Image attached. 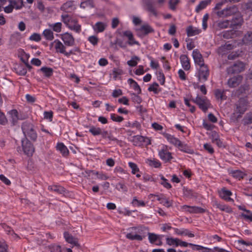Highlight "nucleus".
Listing matches in <instances>:
<instances>
[{
  "mask_svg": "<svg viewBox=\"0 0 252 252\" xmlns=\"http://www.w3.org/2000/svg\"><path fill=\"white\" fill-rule=\"evenodd\" d=\"M245 69V64L242 62L235 63L233 65L228 67L226 71L229 74L239 73Z\"/></svg>",
  "mask_w": 252,
  "mask_h": 252,
  "instance_id": "423d86ee",
  "label": "nucleus"
},
{
  "mask_svg": "<svg viewBox=\"0 0 252 252\" xmlns=\"http://www.w3.org/2000/svg\"><path fill=\"white\" fill-rule=\"evenodd\" d=\"M183 193L184 195L188 198H191L194 196L193 192L192 190L184 188Z\"/></svg>",
  "mask_w": 252,
  "mask_h": 252,
  "instance_id": "13d9d810",
  "label": "nucleus"
},
{
  "mask_svg": "<svg viewBox=\"0 0 252 252\" xmlns=\"http://www.w3.org/2000/svg\"><path fill=\"white\" fill-rule=\"evenodd\" d=\"M166 241L167 244H168V245H174L175 247H176V244L178 243V241H179V239L167 237L166 239Z\"/></svg>",
  "mask_w": 252,
  "mask_h": 252,
  "instance_id": "5fc2aeb1",
  "label": "nucleus"
},
{
  "mask_svg": "<svg viewBox=\"0 0 252 252\" xmlns=\"http://www.w3.org/2000/svg\"><path fill=\"white\" fill-rule=\"evenodd\" d=\"M126 237L131 240H136L138 241H141L143 240V237L142 236L138 234H133L132 233H127L126 235Z\"/></svg>",
  "mask_w": 252,
  "mask_h": 252,
  "instance_id": "c03bdc74",
  "label": "nucleus"
},
{
  "mask_svg": "<svg viewBox=\"0 0 252 252\" xmlns=\"http://www.w3.org/2000/svg\"><path fill=\"white\" fill-rule=\"evenodd\" d=\"M132 203L134 205H136L138 207L145 206V203L143 201L137 200L136 197L133 198Z\"/></svg>",
  "mask_w": 252,
  "mask_h": 252,
  "instance_id": "e2e57ef3",
  "label": "nucleus"
},
{
  "mask_svg": "<svg viewBox=\"0 0 252 252\" xmlns=\"http://www.w3.org/2000/svg\"><path fill=\"white\" fill-rule=\"evenodd\" d=\"M210 0H202L201 1L199 4L196 6L195 8V11L196 12H199L201 10L204 9L207 5L210 3Z\"/></svg>",
  "mask_w": 252,
  "mask_h": 252,
  "instance_id": "79ce46f5",
  "label": "nucleus"
},
{
  "mask_svg": "<svg viewBox=\"0 0 252 252\" xmlns=\"http://www.w3.org/2000/svg\"><path fill=\"white\" fill-rule=\"evenodd\" d=\"M232 175L233 177L238 178L239 180L243 178L245 174L240 170H236L231 171Z\"/></svg>",
  "mask_w": 252,
  "mask_h": 252,
  "instance_id": "de8ad7c7",
  "label": "nucleus"
},
{
  "mask_svg": "<svg viewBox=\"0 0 252 252\" xmlns=\"http://www.w3.org/2000/svg\"><path fill=\"white\" fill-rule=\"evenodd\" d=\"M49 27L51 28L54 32H60L62 30V24L61 22H57L49 25Z\"/></svg>",
  "mask_w": 252,
  "mask_h": 252,
  "instance_id": "a18cd8bd",
  "label": "nucleus"
},
{
  "mask_svg": "<svg viewBox=\"0 0 252 252\" xmlns=\"http://www.w3.org/2000/svg\"><path fill=\"white\" fill-rule=\"evenodd\" d=\"M38 72H41L43 73V76L47 78H50L53 75V69L51 67L46 66L42 67L41 68L38 70Z\"/></svg>",
  "mask_w": 252,
  "mask_h": 252,
  "instance_id": "bb28decb",
  "label": "nucleus"
},
{
  "mask_svg": "<svg viewBox=\"0 0 252 252\" xmlns=\"http://www.w3.org/2000/svg\"><path fill=\"white\" fill-rule=\"evenodd\" d=\"M147 162L150 166L154 167L155 168H158L161 166V163L158 160H152L148 159Z\"/></svg>",
  "mask_w": 252,
  "mask_h": 252,
  "instance_id": "8fccbe9b",
  "label": "nucleus"
},
{
  "mask_svg": "<svg viewBox=\"0 0 252 252\" xmlns=\"http://www.w3.org/2000/svg\"><path fill=\"white\" fill-rule=\"evenodd\" d=\"M127 82L134 90L137 92L138 94L141 93V88L135 81L132 78H129L128 79Z\"/></svg>",
  "mask_w": 252,
  "mask_h": 252,
  "instance_id": "7c9ffc66",
  "label": "nucleus"
},
{
  "mask_svg": "<svg viewBox=\"0 0 252 252\" xmlns=\"http://www.w3.org/2000/svg\"><path fill=\"white\" fill-rule=\"evenodd\" d=\"M48 189L49 190L56 192L59 194H63L65 192V189L59 185H53L49 186L48 187Z\"/></svg>",
  "mask_w": 252,
  "mask_h": 252,
  "instance_id": "cd10ccee",
  "label": "nucleus"
},
{
  "mask_svg": "<svg viewBox=\"0 0 252 252\" xmlns=\"http://www.w3.org/2000/svg\"><path fill=\"white\" fill-rule=\"evenodd\" d=\"M146 137L141 135H136L133 137V144L136 146H140L144 143Z\"/></svg>",
  "mask_w": 252,
  "mask_h": 252,
  "instance_id": "c85d7f7f",
  "label": "nucleus"
},
{
  "mask_svg": "<svg viewBox=\"0 0 252 252\" xmlns=\"http://www.w3.org/2000/svg\"><path fill=\"white\" fill-rule=\"evenodd\" d=\"M76 7L73 3V1L69 0L63 3L61 7V10L66 13H70L75 9Z\"/></svg>",
  "mask_w": 252,
  "mask_h": 252,
  "instance_id": "f3484780",
  "label": "nucleus"
},
{
  "mask_svg": "<svg viewBox=\"0 0 252 252\" xmlns=\"http://www.w3.org/2000/svg\"><path fill=\"white\" fill-rule=\"evenodd\" d=\"M190 100L196 104L199 108L203 112H206L210 107L211 103L206 97H201L197 95L195 98H191Z\"/></svg>",
  "mask_w": 252,
  "mask_h": 252,
  "instance_id": "7ed1b4c3",
  "label": "nucleus"
},
{
  "mask_svg": "<svg viewBox=\"0 0 252 252\" xmlns=\"http://www.w3.org/2000/svg\"><path fill=\"white\" fill-rule=\"evenodd\" d=\"M60 36L65 45L72 46L74 45L75 39L71 33L66 32L61 34Z\"/></svg>",
  "mask_w": 252,
  "mask_h": 252,
  "instance_id": "9d476101",
  "label": "nucleus"
},
{
  "mask_svg": "<svg viewBox=\"0 0 252 252\" xmlns=\"http://www.w3.org/2000/svg\"><path fill=\"white\" fill-rule=\"evenodd\" d=\"M174 230L175 233L178 235H185L188 236L189 237L192 238L194 237V234L191 233L189 230L185 228L178 229L174 228Z\"/></svg>",
  "mask_w": 252,
  "mask_h": 252,
  "instance_id": "412c9836",
  "label": "nucleus"
},
{
  "mask_svg": "<svg viewBox=\"0 0 252 252\" xmlns=\"http://www.w3.org/2000/svg\"><path fill=\"white\" fill-rule=\"evenodd\" d=\"M162 135L167 139L168 142L177 148L181 143V141L178 138L175 137L174 135H171L166 132L162 133Z\"/></svg>",
  "mask_w": 252,
  "mask_h": 252,
  "instance_id": "2eb2a0df",
  "label": "nucleus"
},
{
  "mask_svg": "<svg viewBox=\"0 0 252 252\" xmlns=\"http://www.w3.org/2000/svg\"><path fill=\"white\" fill-rule=\"evenodd\" d=\"M220 197L228 202H234V200L231 198L230 196L232 195V192L226 189L225 188H223L220 190L219 191Z\"/></svg>",
  "mask_w": 252,
  "mask_h": 252,
  "instance_id": "ddd939ff",
  "label": "nucleus"
},
{
  "mask_svg": "<svg viewBox=\"0 0 252 252\" xmlns=\"http://www.w3.org/2000/svg\"><path fill=\"white\" fill-rule=\"evenodd\" d=\"M131 99L133 102L137 104H140L142 101V98L138 94L134 93L131 94Z\"/></svg>",
  "mask_w": 252,
  "mask_h": 252,
  "instance_id": "6e6d98bb",
  "label": "nucleus"
},
{
  "mask_svg": "<svg viewBox=\"0 0 252 252\" xmlns=\"http://www.w3.org/2000/svg\"><path fill=\"white\" fill-rule=\"evenodd\" d=\"M116 189L119 191L126 192L127 188L124 183H118L116 186Z\"/></svg>",
  "mask_w": 252,
  "mask_h": 252,
  "instance_id": "4d7b16f0",
  "label": "nucleus"
},
{
  "mask_svg": "<svg viewBox=\"0 0 252 252\" xmlns=\"http://www.w3.org/2000/svg\"><path fill=\"white\" fill-rule=\"evenodd\" d=\"M89 131L93 135V136H97L99 135L101 133V128L98 127H95L94 126H90V129Z\"/></svg>",
  "mask_w": 252,
  "mask_h": 252,
  "instance_id": "4c0bfd02",
  "label": "nucleus"
},
{
  "mask_svg": "<svg viewBox=\"0 0 252 252\" xmlns=\"http://www.w3.org/2000/svg\"><path fill=\"white\" fill-rule=\"evenodd\" d=\"M7 123V120L3 113L0 110V125H5Z\"/></svg>",
  "mask_w": 252,
  "mask_h": 252,
  "instance_id": "0e129e2a",
  "label": "nucleus"
},
{
  "mask_svg": "<svg viewBox=\"0 0 252 252\" xmlns=\"http://www.w3.org/2000/svg\"><path fill=\"white\" fill-rule=\"evenodd\" d=\"M217 27L220 29L230 28V21L228 20L219 21L217 23Z\"/></svg>",
  "mask_w": 252,
  "mask_h": 252,
  "instance_id": "f704fd0d",
  "label": "nucleus"
},
{
  "mask_svg": "<svg viewBox=\"0 0 252 252\" xmlns=\"http://www.w3.org/2000/svg\"><path fill=\"white\" fill-rule=\"evenodd\" d=\"M158 156L160 158L165 162L170 161L173 159L172 153L169 151L168 146L163 145L161 149L158 151Z\"/></svg>",
  "mask_w": 252,
  "mask_h": 252,
  "instance_id": "39448f33",
  "label": "nucleus"
},
{
  "mask_svg": "<svg viewBox=\"0 0 252 252\" xmlns=\"http://www.w3.org/2000/svg\"><path fill=\"white\" fill-rule=\"evenodd\" d=\"M242 41L246 44H252V31L247 32L244 35Z\"/></svg>",
  "mask_w": 252,
  "mask_h": 252,
  "instance_id": "72a5a7b5",
  "label": "nucleus"
},
{
  "mask_svg": "<svg viewBox=\"0 0 252 252\" xmlns=\"http://www.w3.org/2000/svg\"><path fill=\"white\" fill-rule=\"evenodd\" d=\"M53 113L52 111H45L44 112V117L46 119L49 120L50 122L52 121Z\"/></svg>",
  "mask_w": 252,
  "mask_h": 252,
  "instance_id": "69168bd1",
  "label": "nucleus"
},
{
  "mask_svg": "<svg viewBox=\"0 0 252 252\" xmlns=\"http://www.w3.org/2000/svg\"><path fill=\"white\" fill-rule=\"evenodd\" d=\"M157 78H158V81H159L160 82V84L161 85H163L165 83V76H164V74L162 72L159 71L157 74Z\"/></svg>",
  "mask_w": 252,
  "mask_h": 252,
  "instance_id": "bf43d9fd",
  "label": "nucleus"
},
{
  "mask_svg": "<svg viewBox=\"0 0 252 252\" xmlns=\"http://www.w3.org/2000/svg\"><path fill=\"white\" fill-rule=\"evenodd\" d=\"M29 39L32 41L38 42L41 40V36L39 34L37 33H34L31 35V36L29 38Z\"/></svg>",
  "mask_w": 252,
  "mask_h": 252,
  "instance_id": "680f3d73",
  "label": "nucleus"
},
{
  "mask_svg": "<svg viewBox=\"0 0 252 252\" xmlns=\"http://www.w3.org/2000/svg\"><path fill=\"white\" fill-rule=\"evenodd\" d=\"M243 122L244 125L252 124V112L247 113L244 117Z\"/></svg>",
  "mask_w": 252,
  "mask_h": 252,
  "instance_id": "37998d69",
  "label": "nucleus"
},
{
  "mask_svg": "<svg viewBox=\"0 0 252 252\" xmlns=\"http://www.w3.org/2000/svg\"><path fill=\"white\" fill-rule=\"evenodd\" d=\"M179 150L183 152L193 154H194V150L191 149L188 144L183 143L182 141L177 147Z\"/></svg>",
  "mask_w": 252,
  "mask_h": 252,
  "instance_id": "393cba45",
  "label": "nucleus"
},
{
  "mask_svg": "<svg viewBox=\"0 0 252 252\" xmlns=\"http://www.w3.org/2000/svg\"><path fill=\"white\" fill-rule=\"evenodd\" d=\"M160 203L169 208L172 206L173 201L172 200H168L166 198H164L162 201H160Z\"/></svg>",
  "mask_w": 252,
  "mask_h": 252,
  "instance_id": "338daca9",
  "label": "nucleus"
},
{
  "mask_svg": "<svg viewBox=\"0 0 252 252\" xmlns=\"http://www.w3.org/2000/svg\"><path fill=\"white\" fill-rule=\"evenodd\" d=\"M139 61H140V58L138 57L133 56L130 60L127 61V63L129 66L133 67L137 65V62Z\"/></svg>",
  "mask_w": 252,
  "mask_h": 252,
  "instance_id": "09e8293b",
  "label": "nucleus"
},
{
  "mask_svg": "<svg viewBox=\"0 0 252 252\" xmlns=\"http://www.w3.org/2000/svg\"><path fill=\"white\" fill-rule=\"evenodd\" d=\"M161 179L162 182L161 183V184L164 186V187L166 189H170L171 188V185L167 182V180L162 175L161 177Z\"/></svg>",
  "mask_w": 252,
  "mask_h": 252,
  "instance_id": "774afa93",
  "label": "nucleus"
},
{
  "mask_svg": "<svg viewBox=\"0 0 252 252\" xmlns=\"http://www.w3.org/2000/svg\"><path fill=\"white\" fill-rule=\"evenodd\" d=\"M237 13H239L238 8L236 5H232L217 11L216 14L219 18H224L233 16Z\"/></svg>",
  "mask_w": 252,
  "mask_h": 252,
  "instance_id": "f03ea898",
  "label": "nucleus"
},
{
  "mask_svg": "<svg viewBox=\"0 0 252 252\" xmlns=\"http://www.w3.org/2000/svg\"><path fill=\"white\" fill-rule=\"evenodd\" d=\"M242 80L241 75H237L229 78L227 81V85L230 88H235L238 86Z\"/></svg>",
  "mask_w": 252,
  "mask_h": 252,
  "instance_id": "dca6fc26",
  "label": "nucleus"
},
{
  "mask_svg": "<svg viewBox=\"0 0 252 252\" xmlns=\"http://www.w3.org/2000/svg\"><path fill=\"white\" fill-rule=\"evenodd\" d=\"M181 209L183 211L190 213H203L205 212V210L201 207L186 205L181 206Z\"/></svg>",
  "mask_w": 252,
  "mask_h": 252,
  "instance_id": "9b49d317",
  "label": "nucleus"
},
{
  "mask_svg": "<svg viewBox=\"0 0 252 252\" xmlns=\"http://www.w3.org/2000/svg\"><path fill=\"white\" fill-rule=\"evenodd\" d=\"M128 165L129 167L131 169V173L133 174H135L136 172L139 171V169L138 167L136 164L132 162H128Z\"/></svg>",
  "mask_w": 252,
  "mask_h": 252,
  "instance_id": "864d4df0",
  "label": "nucleus"
},
{
  "mask_svg": "<svg viewBox=\"0 0 252 252\" xmlns=\"http://www.w3.org/2000/svg\"><path fill=\"white\" fill-rule=\"evenodd\" d=\"M22 129L25 136L29 137L31 140L35 141L37 139V133L34 129V126L28 121H25L22 125Z\"/></svg>",
  "mask_w": 252,
  "mask_h": 252,
  "instance_id": "f257e3e1",
  "label": "nucleus"
},
{
  "mask_svg": "<svg viewBox=\"0 0 252 252\" xmlns=\"http://www.w3.org/2000/svg\"><path fill=\"white\" fill-rule=\"evenodd\" d=\"M80 7L85 9L87 7L91 8L94 7V3L93 0H86L80 4Z\"/></svg>",
  "mask_w": 252,
  "mask_h": 252,
  "instance_id": "e433bc0d",
  "label": "nucleus"
},
{
  "mask_svg": "<svg viewBox=\"0 0 252 252\" xmlns=\"http://www.w3.org/2000/svg\"><path fill=\"white\" fill-rule=\"evenodd\" d=\"M64 237L66 241L68 243L73 245L74 246H79L77 238L73 237L71 235L69 234L68 232H64Z\"/></svg>",
  "mask_w": 252,
  "mask_h": 252,
  "instance_id": "4be33fe9",
  "label": "nucleus"
},
{
  "mask_svg": "<svg viewBox=\"0 0 252 252\" xmlns=\"http://www.w3.org/2000/svg\"><path fill=\"white\" fill-rule=\"evenodd\" d=\"M62 21L65 24L66 26L71 30L74 31L76 33H79L81 31V26H76L75 27H72L70 23H75L76 22V19L72 18L68 14H63L61 16Z\"/></svg>",
  "mask_w": 252,
  "mask_h": 252,
  "instance_id": "20e7f679",
  "label": "nucleus"
},
{
  "mask_svg": "<svg viewBox=\"0 0 252 252\" xmlns=\"http://www.w3.org/2000/svg\"><path fill=\"white\" fill-rule=\"evenodd\" d=\"M230 21V28L232 29L237 28L238 26H241L244 23L243 16L239 12L234 15V16H233L231 20Z\"/></svg>",
  "mask_w": 252,
  "mask_h": 252,
  "instance_id": "1a4fd4ad",
  "label": "nucleus"
},
{
  "mask_svg": "<svg viewBox=\"0 0 252 252\" xmlns=\"http://www.w3.org/2000/svg\"><path fill=\"white\" fill-rule=\"evenodd\" d=\"M179 246L183 247H187L188 246L197 247V245L193 244L192 243H188L186 242L183 241L179 239V241H178V243L176 244V247H178Z\"/></svg>",
  "mask_w": 252,
  "mask_h": 252,
  "instance_id": "603ef678",
  "label": "nucleus"
},
{
  "mask_svg": "<svg viewBox=\"0 0 252 252\" xmlns=\"http://www.w3.org/2000/svg\"><path fill=\"white\" fill-rule=\"evenodd\" d=\"M149 242L151 244H156V242L159 239L160 235L155 233L149 232L148 233Z\"/></svg>",
  "mask_w": 252,
  "mask_h": 252,
  "instance_id": "a19ab883",
  "label": "nucleus"
},
{
  "mask_svg": "<svg viewBox=\"0 0 252 252\" xmlns=\"http://www.w3.org/2000/svg\"><path fill=\"white\" fill-rule=\"evenodd\" d=\"M110 117L111 120L114 122H121L124 120L123 117L118 116L115 114H111Z\"/></svg>",
  "mask_w": 252,
  "mask_h": 252,
  "instance_id": "052dcab7",
  "label": "nucleus"
},
{
  "mask_svg": "<svg viewBox=\"0 0 252 252\" xmlns=\"http://www.w3.org/2000/svg\"><path fill=\"white\" fill-rule=\"evenodd\" d=\"M9 114L11 119L10 120L11 124L13 126H14L17 124L18 120L19 119L18 112L17 110L13 109L9 112Z\"/></svg>",
  "mask_w": 252,
  "mask_h": 252,
  "instance_id": "c756f323",
  "label": "nucleus"
},
{
  "mask_svg": "<svg viewBox=\"0 0 252 252\" xmlns=\"http://www.w3.org/2000/svg\"><path fill=\"white\" fill-rule=\"evenodd\" d=\"M43 35L48 40H52L54 38L53 32L50 29H45L43 32Z\"/></svg>",
  "mask_w": 252,
  "mask_h": 252,
  "instance_id": "58836bf2",
  "label": "nucleus"
},
{
  "mask_svg": "<svg viewBox=\"0 0 252 252\" xmlns=\"http://www.w3.org/2000/svg\"><path fill=\"white\" fill-rule=\"evenodd\" d=\"M144 3L146 6L145 9L157 17L158 16V12L154 5V2L151 0H146L145 1Z\"/></svg>",
  "mask_w": 252,
  "mask_h": 252,
  "instance_id": "a211bd4d",
  "label": "nucleus"
},
{
  "mask_svg": "<svg viewBox=\"0 0 252 252\" xmlns=\"http://www.w3.org/2000/svg\"><path fill=\"white\" fill-rule=\"evenodd\" d=\"M192 57L195 63L199 66L205 65L202 55L197 49L194 50L192 52Z\"/></svg>",
  "mask_w": 252,
  "mask_h": 252,
  "instance_id": "4468645a",
  "label": "nucleus"
},
{
  "mask_svg": "<svg viewBox=\"0 0 252 252\" xmlns=\"http://www.w3.org/2000/svg\"><path fill=\"white\" fill-rule=\"evenodd\" d=\"M56 149L60 151L61 154L63 157H67L69 154V150L63 143H58L56 146Z\"/></svg>",
  "mask_w": 252,
  "mask_h": 252,
  "instance_id": "b1692460",
  "label": "nucleus"
},
{
  "mask_svg": "<svg viewBox=\"0 0 252 252\" xmlns=\"http://www.w3.org/2000/svg\"><path fill=\"white\" fill-rule=\"evenodd\" d=\"M143 35H146L154 32V30L149 24L142 25L138 30Z\"/></svg>",
  "mask_w": 252,
  "mask_h": 252,
  "instance_id": "5701e85b",
  "label": "nucleus"
},
{
  "mask_svg": "<svg viewBox=\"0 0 252 252\" xmlns=\"http://www.w3.org/2000/svg\"><path fill=\"white\" fill-rule=\"evenodd\" d=\"M16 73L21 76H25L27 73V68L23 64H19L14 67Z\"/></svg>",
  "mask_w": 252,
  "mask_h": 252,
  "instance_id": "2f4dec72",
  "label": "nucleus"
},
{
  "mask_svg": "<svg viewBox=\"0 0 252 252\" xmlns=\"http://www.w3.org/2000/svg\"><path fill=\"white\" fill-rule=\"evenodd\" d=\"M183 68L186 70H189L190 68L189 60L186 55H182L180 57Z\"/></svg>",
  "mask_w": 252,
  "mask_h": 252,
  "instance_id": "aec40b11",
  "label": "nucleus"
},
{
  "mask_svg": "<svg viewBox=\"0 0 252 252\" xmlns=\"http://www.w3.org/2000/svg\"><path fill=\"white\" fill-rule=\"evenodd\" d=\"M215 95L217 99L221 101L225 100L227 98L225 94V91L220 89H217L215 91Z\"/></svg>",
  "mask_w": 252,
  "mask_h": 252,
  "instance_id": "473e14b6",
  "label": "nucleus"
},
{
  "mask_svg": "<svg viewBox=\"0 0 252 252\" xmlns=\"http://www.w3.org/2000/svg\"><path fill=\"white\" fill-rule=\"evenodd\" d=\"M158 87V84L156 82H154L149 86L148 90L149 92H153L155 94H158L161 91V89H159Z\"/></svg>",
  "mask_w": 252,
  "mask_h": 252,
  "instance_id": "ea45409f",
  "label": "nucleus"
},
{
  "mask_svg": "<svg viewBox=\"0 0 252 252\" xmlns=\"http://www.w3.org/2000/svg\"><path fill=\"white\" fill-rule=\"evenodd\" d=\"M180 2V0H169L168 2L169 8L173 11L176 10L177 6Z\"/></svg>",
  "mask_w": 252,
  "mask_h": 252,
  "instance_id": "49530a36",
  "label": "nucleus"
},
{
  "mask_svg": "<svg viewBox=\"0 0 252 252\" xmlns=\"http://www.w3.org/2000/svg\"><path fill=\"white\" fill-rule=\"evenodd\" d=\"M49 249L51 252H63L61 247L60 245H51L49 246Z\"/></svg>",
  "mask_w": 252,
  "mask_h": 252,
  "instance_id": "3c124183",
  "label": "nucleus"
},
{
  "mask_svg": "<svg viewBox=\"0 0 252 252\" xmlns=\"http://www.w3.org/2000/svg\"><path fill=\"white\" fill-rule=\"evenodd\" d=\"M201 32V30L198 29L195 27H193L192 26L188 27L186 29L187 35L189 37L198 34L200 33Z\"/></svg>",
  "mask_w": 252,
  "mask_h": 252,
  "instance_id": "a878e982",
  "label": "nucleus"
},
{
  "mask_svg": "<svg viewBox=\"0 0 252 252\" xmlns=\"http://www.w3.org/2000/svg\"><path fill=\"white\" fill-rule=\"evenodd\" d=\"M54 44L55 49L57 53L64 54L65 52V46L59 39H56L52 43Z\"/></svg>",
  "mask_w": 252,
  "mask_h": 252,
  "instance_id": "6ab92c4d",
  "label": "nucleus"
},
{
  "mask_svg": "<svg viewBox=\"0 0 252 252\" xmlns=\"http://www.w3.org/2000/svg\"><path fill=\"white\" fill-rule=\"evenodd\" d=\"M22 143L24 153L28 156H32L34 152L33 144L27 138Z\"/></svg>",
  "mask_w": 252,
  "mask_h": 252,
  "instance_id": "6e6552de",
  "label": "nucleus"
},
{
  "mask_svg": "<svg viewBox=\"0 0 252 252\" xmlns=\"http://www.w3.org/2000/svg\"><path fill=\"white\" fill-rule=\"evenodd\" d=\"M198 78L199 81L205 82L208 80L210 74L209 69L207 65L199 66Z\"/></svg>",
  "mask_w": 252,
  "mask_h": 252,
  "instance_id": "0eeeda50",
  "label": "nucleus"
},
{
  "mask_svg": "<svg viewBox=\"0 0 252 252\" xmlns=\"http://www.w3.org/2000/svg\"><path fill=\"white\" fill-rule=\"evenodd\" d=\"M212 205L216 207L217 208L219 209L220 211L225 212L227 213H231L233 211L231 207L227 205L221 203L220 202L214 200L212 202Z\"/></svg>",
  "mask_w": 252,
  "mask_h": 252,
  "instance_id": "f8f14e48",
  "label": "nucleus"
},
{
  "mask_svg": "<svg viewBox=\"0 0 252 252\" xmlns=\"http://www.w3.org/2000/svg\"><path fill=\"white\" fill-rule=\"evenodd\" d=\"M106 27V25L103 22H98L95 23L94 29L98 32H103Z\"/></svg>",
  "mask_w": 252,
  "mask_h": 252,
  "instance_id": "c9c22d12",
  "label": "nucleus"
}]
</instances>
